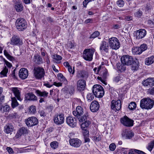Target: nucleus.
Instances as JSON below:
<instances>
[{
  "mask_svg": "<svg viewBox=\"0 0 154 154\" xmlns=\"http://www.w3.org/2000/svg\"><path fill=\"white\" fill-rule=\"evenodd\" d=\"M120 121L121 123L125 126L130 127L133 125V121L130 119L126 116L121 118Z\"/></svg>",
  "mask_w": 154,
  "mask_h": 154,
  "instance_id": "9",
  "label": "nucleus"
},
{
  "mask_svg": "<svg viewBox=\"0 0 154 154\" xmlns=\"http://www.w3.org/2000/svg\"><path fill=\"white\" fill-rule=\"evenodd\" d=\"M100 105L98 102L94 100L91 103L90 108L92 112H96L99 109Z\"/></svg>",
  "mask_w": 154,
  "mask_h": 154,
  "instance_id": "15",
  "label": "nucleus"
},
{
  "mask_svg": "<svg viewBox=\"0 0 154 154\" xmlns=\"http://www.w3.org/2000/svg\"><path fill=\"white\" fill-rule=\"evenodd\" d=\"M19 133H20L22 134H26L28 133V130L26 128L22 127L20 128L18 130Z\"/></svg>",
  "mask_w": 154,
  "mask_h": 154,
  "instance_id": "39",
  "label": "nucleus"
},
{
  "mask_svg": "<svg viewBox=\"0 0 154 154\" xmlns=\"http://www.w3.org/2000/svg\"><path fill=\"white\" fill-rule=\"evenodd\" d=\"M62 58H53L52 62L54 63H60L61 62V60Z\"/></svg>",
  "mask_w": 154,
  "mask_h": 154,
  "instance_id": "54",
  "label": "nucleus"
},
{
  "mask_svg": "<svg viewBox=\"0 0 154 154\" xmlns=\"http://www.w3.org/2000/svg\"><path fill=\"white\" fill-rule=\"evenodd\" d=\"M25 99L30 101H35L37 100V97L32 93H28L25 95Z\"/></svg>",
  "mask_w": 154,
  "mask_h": 154,
  "instance_id": "22",
  "label": "nucleus"
},
{
  "mask_svg": "<svg viewBox=\"0 0 154 154\" xmlns=\"http://www.w3.org/2000/svg\"><path fill=\"white\" fill-rule=\"evenodd\" d=\"M4 59V60L5 63L6 65L9 68H11L12 66V65L8 61H7L6 60H5V58Z\"/></svg>",
  "mask_w": 154,
  "mask_h": 154,
  "instance_id": "58",
  "label": "nucleus"
},
{
  "mask_svg": "<svg viewBox=\"0 0 154 154\" xmlns=\"http://www.w3.org/2000/svg\"><path fill=\"white\" fill-rule=\"evenodd\" d=\"M10 107L8 105H5L3 107V111L4 112H6L9 111L10 109Z\"/></svg>",
  "mask_w": 154,
  "mask_h": 154,
  "instance_id": "53",
  "label": "nucleus"
},
{
  "mask_svg": "<svg viewBox=\"0 0 154 154\" xmlns=\"http://www.w3.org/2000/svg\"><path fill=\"white\" fill-rule=\"evenodd\" d=\"M154 62V58H146L145 63L147 65H149L152 64Z\"/></svg>",
  "mask_w": 154,
  "mask_h": 154,
  "instance_id": "41",
  "label": "nucleus"
},
{
  "mask_svg": "<svg viewBox=\"0 0 154 154\" xmlns=\"http://www.w3.org/2000/svg\"><path fill=\"white\" fill-rule=\"evenodd\" d=\"M17 29L19 31L24 30L27 27V23L25 20L23 18H19L16 21Z\"/></svg>",
  "mask_w": 154,
  "mask_h": 154,
  "instance_id": "3",
  "label": "nucleus"
},
{
  "mask_svg": "<svg viewBox=\"0 0 154 154\" xmlns=\"http://www.w3.org/2000/svg\"><path fill=\"white\" fill-rule=\"evenodd\" d=\"M50 146L53 149H56L58 147V143L56 141H53L50 143Z\"/></svg>",
  "mask_w": 154,
  "mask_h": 154,
  "instance_id": "43",
  "label": "nucleus"
},
{
  "mask_svg": "<svg viewBox=\"0 0 154 154\" xmlns=\"http://www.w3.org/2000/svg\"><path fill=\"white\" fill-rule=\"evenodd\" d=\"M102 138V136L100 135H97L93 137V139L96 142H98Z\"/></svg>",
  "mask_w": 154,
  "mask_h": 154,
  "instance_id": "45",
  "label": "nucleus"
},
{
  "mask_svg": "<svg viewBox=\"0 0 154 154\" xmlns=\"http://www.w3.org/2000/svg\"><path fill=\"white\" fill-rule=\"evenodd\" d=\"M88 73L84 70L80 71L77 74V76L79 78L87 79L88 77Z\"/></svg>",
  "mask_w": 154,
  "mask_h": 154,
  "instance_id": "27",
  "label": "nucleus"
},
{
  "mask_svg": "<svg viewBox=\"0 0 154 154\" xmlns=\"http://www.w3.org/2000/svg\"><path fill=\"white\" fill-rule=\"evenodd\" d=\"M146 30L144 29H141L137 31L136 33V38L139 39L143 38L146 35Z\"/></svg>",
  "mask_w": 154,
  "mask_h": 154,
  "instance_id": "17",
  "label": "nucleus"
},
{
  "mask_svg": "<svg viewBox=\"0 0 154 154\" xmlns=\"http://www.w3.org/2000/svg\"><path fill=\"white\" fill-rule=\"evenodd\" d=\"M135 14V15L137 17H140L142 15V11H139L136 12Z\"/></svg>",
  "mask_w": 154,
  "mask_h": 154,
  "instance_id": "59",
  "label": "nucleus"
},
{
  "mask_svg": "<svg viewBox=\"0 0 154 154\" xmlns=\"http://www.w3.org/2000/svg\"><path fill=\"white\" fill-rule=\"evenodd\" d=\"M154 146V140H153L152 141H151L148 145V146L146 148L150 152H151L153 149V146Z\"/></svg>",
  "mask_w": 154,
  "mask_h": 154,
  "instance_id": "38",
  "label": "nucleus"
},
{
  "mask_svg": "<svg viewBox=\"0 0 154 154\" xmlns=\"http://www.w3.org/2000/svg\"><path fill=\"white\" fill-rule=\"evenodd\" d=\"M148 92L151 94H154V88H152L149 89Z\"/></svg>",
  "mask_w": 154,
  "mask_h": 154,
  "instance_id": "60",
  "label": "nucleus"
},
{
  "mask_svg": "<svg viewBox=\"0 0 154 154\" xmlns=\"http://www.w3.org/2000/svg\"><path fill=\"white\" fill-rule=\"evenodd\" d=\"M142 84L145 87L152 86L154 85V78H149L143 80Z\"/></svg>",
  "mask_w": 154,
  "mask_h": 154,
  "instance_id": "11",
  "label": "nucleus"
},
{
  "mask_svg": "<svg viewBox=\"0 0 154 154\" xmlns=\"http://www.w3.org/2000/svg\"><path fill=\"white\" fill-rule=\"evenodd\" d=\"M94 51L95 50L94 49H85L83 53V58H92Z\"/></svg>",
  "mask_w": 154,
  "mask_h": 154,
  "instance_id": "10",
  "label": "nucleus"
},
{
  "mask_svg": "<svg viewBox=\"0 0 154 154\" xmlns=\"http://www.w3.org/2000/svg\"><path fill=\"white\" fill-rule=\"evenodd\" d=\"M154 104L153 100L149 98H145L141 100L140 106L142 109H149L153 107Z\"/></svg>",
  "mask_w": 154,
  "mask_h": 154,
  "instance_id": "1",
  "label": "nucleus"
},
{
  "mask_svg": "<svg viewBox=\"0 0 154 154\" xmlns=\"http://www.w3.org/2000/svg\"><path fill=\"white\" fill-rule=\"evenodd\" d=\"M11 91L18 100L21 101L22 100V99L20 97V92L17 88H11Z\"/></svg>",
  "mask_w": 154,
  "mask_h": 154,
  "instance_id": "23",
  "label": "nucleus"
},
{
  "mask_svg": "<svg viewBox=\"0 0 154 154\" xmlns=\"http://www.w3.org/2000/svg\"><path fill=\"white\" fill-rule=\"evenodd\" d=\"M140 50V51L142 53L143 51L146 50L147 48V46L146 44H142L139 47Z\"/></svg>",
  "mask_w": 154,
  "mask_h": 154,
  "instance_id": "42",
  "label": "nucleus"
},
{
  "mask_svg": "<svg viewBox=\"0 0 154 154\" xmlns=\"http://www.w3.org/2000/svg\"><path fill=\"white\" fill-rule=\"evenodd\" d=\"M134 150L135 151V152L138 154H146L144 152L140 150L136 149Z\"/></svg>",
  "mask_w": 154,
  "mask_h": 154,
  "instance_id": "61",
  "label": "nucleus"
},
{
  "mask_svg": "<svg viewBox=\"0 0 154 154\" xmlns=\"http://www.w3.org/2000/svg\"><path fill=\"white\" fill-rule=\"evenodd\" d=\"M134 60V58H121L122 63L125 65H131Z\"/></svg>",
  "mask_w": 154,
  "mask_h": 154,
  "instance_id": "24",
  "label": "nucleus"
},
{
  "mask_svg": "<svg viewBox=\"0 0 154 154\" xmlns=\"http://www.w3.org/2000/svg\"><path fill=\"white\" fill-rule=\"evenodd\" d=\"M14 127L12 125L8 124L4 127V131L6 134H8L12 132L14 130Z\"/></svg>",
  "mask_w": 154,
  "mask_h": 154,
  "instance_id": "25",
  "label": "nucleus"
},
{
  "mask_svg": "<svg viewBox=\"0 0 154 154\" xmlns=\"http://www.w3.org/2000/svg\"><path fill=\"white\" fill-rule=\"evenodd\" d=\"M25 122L28 127H31L36 125L38 124V122L37 119L34 117L29 118L25 120Z\"/></svg>",
  "mask_w": 154,
  "mask_h": 154,
  "instance_id": "8",
  "label": "nucleus"
},
{
  "mask_svg": "<svg viewBox=\"0 0 154 154\" xmlns=\"http://www.w3.org/2000/svg\"><path fill=\"white\" fill-rule=\"evenodd\" d=\"M35 92L38 96L43 97L44 98H46L48 96L49 94L48 92L46 91H41L39 90H36Z\"/></svg>",
  "mask_w": 154,
  "mask_h": 154,
  "instance_id": "29",
  "label": "nucleus"
},
{
  "mask_svg": "<svg viewBox=\"0 0 154 154\" xmlns=\"http://www.w3.org/2000/svg\"><path fill=\"white\" fill-rule=\"evenodd\" d=\"M34 61L35 63L38 64H40L42 63V58H35Z\"/></svg>",
  "mask_w": 154,
  "mask_h": 154,
  "instance_id": "55",
  "label": "nucleus"
},
{
  "mask_svg": "<svg viewBox=\"0 0 154 154\" xmlns=\"http://www.w3.org/2000/svg\"><path fill=\"white\" fill-rule=\"evenodd\" d=\"M28 75V71L27 69L25 68L20 69L19 72V76L22 79L26 78Z\"/></svg>",
  "mask_w": 154,
  "mask_h": 154,
  "instance_id": "19",
  "label": "nucleus"
},
{
  "mask_svg": "<svg viewBox=\"0 0 154 154\" xmlns=\"http://www.w3.org/2000/svg\"><path fill=\"white\" fill-rule=\"evenodd\" d=\"M69 142L70 145L76 148L79 147L82 143L81 141L78 138L70 139Z\"/></svg>",
  "mask_w": 154,
  "mask_h": 154,
  "instance_id": "12",
  "label": "nucleus"
},
{
  "mask_svg": "<svg viewBox=\"0 0 154 154\" xmlns=\"http://www.w3.org/2000/svg\"><path fill=\"white\" fill-rule=\"evenodd\" d=\"M100 35V32L98 31H96L94 32L90 36V38H94Z\"/></svg>",
  "mask_w": 154,
  "mask_h": 154,
  "instance_id": "47",
  "label": "nucleus"
},
{
  "mask_svg": "<svg viewBox=\"0 0 154 154\" xmlns=\"http://www.w3.org/2000/svg\"><path fill=\"white\" fill-rule=\"evenodd\" d=\"M90 122L89 121H87L86 120L84 122H83L81 124V127L82 129H85V128H86L88 127L89 125L90 124Z\"/></svg>",
  "mask_w": 154,
  "mask_h": 154,
  "instance_id": "37",
  "label": "nucleus"
},
{
  "mask_svg": "<svg viewBox=\"0 0 154 154\" xmlns=\"http://www.w3.org/2000/svg\"><path fill=\"white\" fill-rule=\"evenodd\" d=\"M34 75L37 79H40L44 77L45 72L44 69L40 67H35L34 70Z\"/></svg>",
  "mask_w": 154,
  "mask_h": 154,
  "instance_id": "5",
  "label": "nucleus"
},
{
  "mask_svg": "<svg viewBox=\"0 0 154 154\" xmlns=\"http://www.w3.org/2000/svg\"><path fill=\"white\" fill-rule=\"evenodd\" d=\"M15 8L17 12H21L23 9V6L22 3L20 2H17L15 3Z\"/></svg>",
  "mask_w": 154,
  "mask_h": 154,
  "instance_id": "26",
  "label": "nucleus"
},
{
  "mask_svg": "<svg viewBox=\"0 0 154 154\" xmlns=\"http://www.w3.org/2000/svg\"><path fill=\"white\" fill-rule=\"evenodd\" d=\"M136 104L135 102H131L129 104L128 107L130 110H132L136 108Z\"/></svg>",
  "mask_w": 154,
  "mask_h": 154,
  "instance_id": "40",
  "label": "nucleus"
},
{
  "mask_svg": "<svg viewBox=\"0 0 154 154\" xmlns=\"http://www.w3.org/2000/svg\"><path fill=\"white\" fill-rule=\"evenodd\" d=\"M124 4L125 2L123 0H119L117 2V4L120 7H123Z\"/></svg>",
  "mask_w": 154,
  "mask_h": 154,
  "instance_id": "48",
  "label": "nucleus"
},
{
  "mask_svg": "<svg viewBox=\"0 0 154 154\" xmlns=\"http://www.w3.org/2000/svg\"><path fill=\"white\" fill-rule=\"evenodd\" d=\"M23 44L22 41L19 37L17 35H14L10 39V44L12 45L20 46Z\"/></svg>",
  "mask_w": 154,
  "mask_h": 154,
  "instance_id": "6",
  "label": "nucleus"
},
{
  "mask_svg": "<svg viewBox=\"0 0 154 154\" xmlns=\"http://www.w3.org/2000/svg\"><path fill=\"white\" fill-rule=\"evenodd\" d=\"M120 63H118L117 66L118 71L120 72L124 71L126 69V66Z\"/></svg>",
  "mask_w": 154,
  "mask_h": 154,
  "instance_id": "31",
  "label": "nucleus"
},
{
  "mask_svg": "<svg viewBox=\"0 0 154 154\" xmlns=\"http://www.w3.org/2000/svg\"><path fill=\"white\" fill-rule=\"evenodd\" d=\"M135 60L134 62H133L131 67V69L132 70L136 71L138 69L139 67V63L138 60H137V58H134Z\"/></svg>",
  "mask_w": 154,
  "mask_h": 154,
  "instance_id": "28",
  "label": "nucleus"
},
{
  "mask_svg": "<svg viewBox=\"0 0 154 154\" xmlns=\"http://www.w3.org/2000/svg\"><path fill=\"white\" fill-rule=\"evenodd\" d=\"M11 106L13 108H14L19 105V103L15 97L11 98Z\"/></svg>",
  "mask_w": 154,
  "mask_h": 154,
  "instance_id": "34",
  "label": "nucleus"
},
{
  "mask_svg": "<svg viewBox=\"0 0 154 154\" xmlns=\"http://www.w3.org/2000/svg\"><path fill=\"white\" fill-rule=\"evenodd\" d=\"M64 116L63 114H60L55 117L54 121L55 123L57 125H60L64 122Z\"/></svg>",
  "mask_w": 154,
  "mask_h": 154,
  "instance_id": "16",
  "label": "nucleus"
},
{
  "mask_svg": "<svg viewBox=\"0 0 154 154\" xmlns=\"http://www.w3.org/2000/svg\"><path fill=\"white\" fill-rule=\"evenodd\" d=\"M82 129V132L84 137L88 136L89 134V132L87 130V128H85V129Z\"/></svg>",
  "mask_w": 154,
  "mask_h": 154,
  "instance_id": "50",
  "label": "nucleus"
},
{
  "mask_svg": "<svg viewBox=\"0 0 154 154\" xmlns=\"http://www.w3.org/2000/svg\"><path fill=\"white\" fill-rule=\"evenodd\" d=\"M66 122L68 125L72 128L75 127L77 125L76 119L72 116H69L67 117Z\"/></svg>",
  "mask_w": 154,
  "mask_h": 154,
  "instance_id": "13",
  "label": "nucleus"
},
{
  "mask_svg": "<svg viewBox=\"0 0 154 154\" xmlns=\"http://www.w3.org/2000/svg\"><path fill=\"white\" fill-rule=\"evenodd\" d=\"M60 80L61 81L64 82L65 84H67L68 81L66 78L64 76Z\"/></svg>",
  "mask_w": 154,
  "mask_h": 154,
  "instance_id": "62",
  "label": "nucleus"
},
{
  "mask_svg": "<svg viewBox=\"0 0 154 154\" xmlns=\"http://www.w3.org/2000/svg\"><path fill=\"white\" fill-rule=\"evenodd\" d=\"M30 111L32 113H34L36 111L35 107V106H31L29 109Z\"/></svg>",
  "mask_w": 154,
  "mask_h": 154,
  "instance_id": "56",
  "label": "nucleus"
},
{
  "mask_svg": "<svg viewBox=\"0 0 154 154\" xmlns=\"http://www.w3.org/2000/svg\"><path fill=\"white\" fill-rule=\"evenodd\" d=\"M8 71V69L6 66H5L1 72V75H3L4 76H6L7 74Z\"/></svg>",
  "mask_w": 154,
  "mask_h": 154,
  "instance_id": "46",
  "label": "nucleus"
},
{
  "mask_svg": "<svg viewBox=\"0 0 154 154\" xmlns=\"http://www.w3.org/2000/svg\"><path fill=\"white\" fill-rule=\"evenodd\" d=\"M109 148L110 150L113 151L115 150L116 148V145L114 143H111L109 145Z\"/></svg>",
  "mask_w": 154,
  "mask_h": 154,
  "instance_id": "51",
  "label": "nucleus"
},
{
  "mask_svg": "<svg viewBox=\"0 0 154 154\" xmlns=\"http://www.w3.org/2000/svg\"><path fill=\"white\" fill-rule=\"evenodd\" d=\"M111 106L112 109L116 112L121 109V101L118 100L117 101L113 100L111 103Z\"/></svg>",
  "mask_w": 154,
  "mask_h": 154,
  "instance_id": "7",
  "label": "nucleus"
},
{
  "mask_svg": "<svg viewBox=\"0 0 154 154\" xmlns=\"http://www.w3.org/2000/svg\"><path fill=\"white\" fill-rule=\"evenodd\" d=\"M76 110V111H73V114L76 117L81 116L84 113L83 109L81 106H77Z\"/></svg>",
  "mask_w": 154,
  "mask_h": 154,
  "instance_id": "21",
  "label": "nucleus"
},
{
  "mask_svg": "<svg viewBox=\"0 0 154 154\" xmlns=\"http://www.w3.org/2000/svg\"><path fill=\"white\" fill-rule=\"evenodd\" d=\"M107 73V72L106 70H104L100 72V75L102 77L98 76L97 79L100 81L102 83L106 85L107 83L105 82V79L106 78Z\"/></svg>",
  "mask_w": 154,
  "mask_h": 154,
  "instance_id": "18",
  "label": "nucleus"
},
{
  "mask_svg": "<svg viewBox=\"0 0 154 154\" xmlns=\"http://www.w3.org/2000/svg\"><path fill=\"white\" fill-rule=\"evenodd\" d=\"M88 113H86L83 116H81L80 117H77V118L78 119L79 121L80 122H85L86 121V120H87V117H88Z\"/></svg>",
  "mask_w": 154,
  "mask_h": 154,
  "instance_id": "35",
  "label": "nucleus"
},
{
  "mask_svg": "<svg viewBox=\"0 0 154 154\" xmlns=\"http://www.w3.org/2000/svg\"><path fill=\"white\" fill-rule=\"evenodd\" d=\"M77 89L79 91L84 90L86 86V82L83 79L79 80L77 82Z\"/></svg>",
  "mask_w": 154,
  "mask_h": 154,
  "instance_id": "14",
  "label": "nucleus"
},
{
  "mask_svg": "<svg viewBox=\"0 0 154 154\" xmlns=\"http://www.w3.org/2000/svg\"><path fill=\"white\" fill-rule=\"evenodd\" d=\"M94 94L91 93H89L87 95V98L89 102L93 100L94 98Z\"/></svg>",
  "mask_w": 154,
  "mask_h": 154,
  "instance_id": "44",
  "label": "nucleus"
},
{
  "mask_svg": "<svg viewBox=\"0 0 154 154\" xmlns=\"http://www.w3.org/2000/svg\"><path fill=\"white\" fill-rule=\"evenodd\" d=\"M132 52L134 54H140L142 53L139 49V47L133 48L132 49Z\"/></svg>",
  "mask_w": 154,
  "mask_h": 154,
  "instance_id": "36",
  "label": "nucleus"
},
{
  "mask_svg": "<svg viewBox=\"0 0 154 154\" xmlns=\"http://www.w3.org/2000/svg\"><path fill=\"white\" fill-rule=\"evenodd\" d=\"M134 135V133L125 129L123 131L122 135L123 138L126 139H130Z\"/></svg>",
  "mask_w": 154,
  "mask_h": 154,
  "instance_id": "20",
  "label": "nucleus"
},
{
  "mask_svg": "<svg viewBox=\"0 0 154 154\" xmlns=\"http://www.w3.org/2000/svg\"><path fill=\"white\" fill-rule=\"evenodd\" d=\"M85 22L86 23H92L93 22V20L91 19H86L85 21Z\"/></svg>",
  "mask_w": 154,
  "mask_h": 154,
  "instance_id": "64",
  "label": "nucleus"
},
{
  "mask_svg": "<svg viewBox=\"0 0 154 154\" xmlns=\"http://www.w3.org/2000/svg\"><path fill=\"white\" fill-rule=\"evenodd\" d=\"M6 149L9 154H14V151L11 147H8Z\"/></svg>",
  "mask_w": 154,
  "mask_h": 154,
  "instance_id": "57",
  "label": "nucleus"
},
{
  "mask_svg": "<svg viewBox=\"0 0 154 154\" xmlns=\"http://www.w3.org/2000/svg\"><path fill=\"white\" fill-rule=\"evenodd\" d=\"M124 78V76L122 74L119 75L115 77L113 79V81L116 83H118L119 82L122 80Z\"/></svg>",
  "mask_w": 154,
  "mask_h": 154,
  "instance_id": "32",
  "label": "nucleus"
},
{
  "mask_svg": "<svg viewBox=\"0 0 154 154\" xmlns=\"http://www.w3.org/2000/svg\"><path fill=\"white\" fill-rule=\"evenodd\" d=\"M4 55L7 58H13L10 54V52L5 50L4 51Z\"/></svg>",
  "mask_w": 154,
  "mask_h": 154,
  "instance_id": "52",
  "label": "nucleus"
},
{
  "mask_svg": "<svg viewBox=\"0 0 154 154\" xmlns=\"http://www.w3.org/2000/svg\"><path fill=\"white\" fill-rule=\"evenodd\" d=\"M148 25L151 28H153L154 26V19L149 20L148 21Z\"/></svg>",
  "mask_w": 154,
  "mask_h": 154,
  "instance_id": "49",
  "label": "nucleus"
},
{
  "mask_svg": "<svg viewBox=\"0 0 154 154\" xmlns=\"http://www.w3.org/2000/svg\"><path fill=\"white\" fill-rule=\"evenodd\" d=\"M109 46L105 42H103L102 43L100 47V50L102 51H105L107 52L108 50Z\"/></svg>",
  "mask_w": 154,
  "mask_h": 154,
  "instance_id": "30",
  "label": "nucleus"
},
{
  "mask_svg": "<svg viewBox=\"0 0 154 154\" xmlns=\"http://www.w3.org/2000/svg\"><path fill=\"white\" fill-rule=\"evenodd\" d=\"M28 146L24 148H17L18 153L26 152H30V149L28 148Z\"/></svg>",
  "mask_w": 154,
  "mask_h": 154,
  "instance_id": "33",
  "label": "nucleus"
},
{
  "mask_svg": "<svg viewBox=\"0 0 154 154\" xmlns=\"http://www.w3.org/2000/svg\"><path fill=\"white\" fill-rule=\"evenodd\" d=\"M109 46L113 49L117 50L120 46V44L119 40L115 37L109 38Z\"/></svg>",
  "mask_w": 154,
  "mask_h": 154,
  "instance_id": "4",
  "label": "nucleus"
},
{
  "mask_svg": "<svg viewBox=\"0 0 154 154\" xmlns=\"http://www.w3.org/2000/svg\"><path fill=\"white\" fill-rule=\"evenodd\" d=\"M92 91L93 94L97 97H102L104 94L103 88L99 85H94L92 88Z\"/></svg>",
  "mask_w": 154,
  "mask_h": 154,
  "instance_id": "2",
  "label": "nucleus"
},
{
  "mask_svg": "<svg viewBox=\"0 0 154 154\" xmlns=\"http://www.w3.org/2000/svg\"><path fill=\"white\" fill-rule=\"evenodd\" d=\"M53 85L57 87H59L62 86V83L60 82L57 83L56 82H54L53 84Z\"/></svg>",
  "mask_w": 154,
  "mask_h": 154,
  "instance_id": "63",
  "label": "nucleus"
}]
</instances>
